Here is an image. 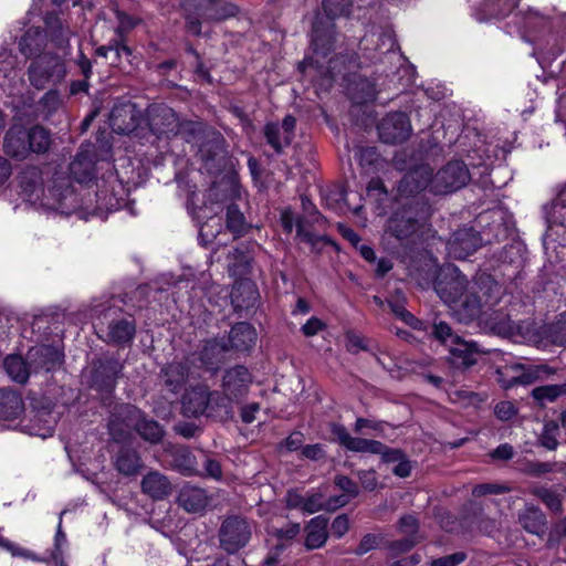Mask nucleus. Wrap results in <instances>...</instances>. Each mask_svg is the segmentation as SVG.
<instances>
[{
	"instance_id": "e433bc0d",
	"label": "nucleus",
	"mask_w": 566,
	"mask_h": 566,
	"mask_svg": "<svg viewBox=\"0 0 566 566\" xmlns=\"http://www.w3.org/2000/svg\"><path fill=\"white\" fill-rule=\"evenodd\" d=\"M335 484L344 492V494L336 497H331L327 501L328 509H338L346 505L348 501L352 497H355L358 493L357 484L345 475H337L335 478Z\"/></svg>"
},
{
	"instance_id": "c85d7f7f",
	"label": "nucleus",
	"mask_w": 566,
	"mask_h": 566,
	"mask_svg": "<svg viewBox=\"0 0 566 566\" xmlns=\"http://www.w3.org/2000/svg\"><path fill=\"white\" fill-rule=\"evenodd\" d=\"M24 410L20 395L11 390H0V419L14 420Z\"/></svg>"
},
{
	"instance_id": "393cba45",
	"label": "nucleus",
	"mask_w": 566,
	"mask_h": 566,
	"mask_svg": "<svg viewBox=\"0 0 566 566\" xmlns=\"http://www.w3.org/2000/svg\"><path fill=\"white\" fill-rule=\"evenodd\" d=\"M399 531L406 535L401 541L391 544V549L403 553L411 549L420 539L418 536V521L412 515H405L399 521Z\"/></svg>"
},
{
	"instance_id": "69168bd1",
	"label": "nucleus",
	"mask_w": 566,
	"mask_h": 566,
	"mask_svg": "<svg viewBox=\"0 0 566 566\" xmlns=\"http://www.w3.org/2000/svg\"><path fill=\"white\" fill-rule=\"evenodd\" d=\"M494 411L500 420H510L516 413L514 405L510 401L499 402Z\"/></svg>"
},
{
	"instance_id": "603ef678",
	"label": "nucleus",
	"mask_w": 566,
	"mask_h": 566,
	"mask_svg": "<svg viewBox=\"0 0 566 566\" xmlns=\"http://www.w3.org/2000/svg\"><path fill=\"white\" fill-rule=\"evenodd\" d=\"M221 227L220 218L213 216L200 226L199 237L205 244L212 242Z\"/></svg>"
},
{
	"instance_id": "39448f33",
	"label": "nucleus",
	"mask_w": 566,
	"mask_h": 566,
	"mask_svg": "<svg viewBox=\"0 0 566 566\" xmlns=\"http://www.w3.org/2000/svg\"><path fill=\"white\" fill-rule=\"evenodd\" d=\"M46 31L40 28H29L19 41L20 52L25 57H35L42 55L48 44V38L59 49L69 45L70 31L64 29L61 20L54 14H48L45 18Z\"/></svg>"
},
{
	"instance_id": "aec40b11",
	"label": "nucleus",
	"mask_w": 566,
	"mask_h": 566,
	"mask_svg": "<svg viewBox=\"0 0 566 566\" xmlns=\"http://www.w3.org/2000/svg\"><path fill=\"white\" fill-rule=\"evenodd\" d=\"M3 148L6 153L17 159H24L31 154L28 142V129L21 125L12 126L4 138Z\"/></svg>"
},
{
	"instance_id": "0eeeda50",
	"label": "nucleus",
	"mask_w": 566,
	"mask_h": 566,
	"mask_svg": "<svg viewBox=\"0 0 566 566\" xmlns=\"http://www.w3.org/2000/svg\"><path fill=\"white\" fill-rule=\"evenodd\" d=\"M67 74L64 59L43 53L32 59L28 66V78L36 90L53 87L62 83Z\"/></svg>"
},
{
	"instance_id": "0e129e2a",
	"label": "nucleus",
	"mask_w": 566,
	"mask_h": 566,
	"mask_svg": "<svg viewBox=\"0 0 566 566\" xmlns=\"http://www.w3.org/2000/svg\"><path fill=\"white\" fill-rule=\"evenodd\" d=\"M114 13H115V17L117 20V32L118 33H123V32H126V31L133 29L137 23V21L134 18L127 15L126 13H124L122 11L115 10Z\"/></svg>"
},
{
	"instance_id": "cd10ccee",
	"label": "nucleus",
	"mask_w": 566,
	"mask_h": 566,
	"mask_svg": "<svg viewBox=\"0 0 566 566\" xmlns=\"http://www.w3.org/2000/svg\"><path fill=\"white\" fill-rule=\"evenodd\" d=\"M328 520L322 515L315 516L306 526L305 545L308 549L322 547L328 536Z\"/></svg>"
},
{
	"instance_id": "412c9836",
	"label": "nucleus",
	"mask_w": 566,
	"mask_h": 566,
	"mask_svg": "<svg viewBox=\"0 0 566 566\" xmlns=\"http://www.w3.org/2000/svg\"><path fill=\"white\" fill-rule=\"evenodd\" d=\"M256 337L255 328L249 323L241 322L231 328L227 344L229 349L248 352L255 345Z\"/></svg>"
},
{
	"instance_id": "4468645a",
	"label": "nucleus",
	"mask_w": 566,
	"mask_h": 566,
	"mask_svg": "<svg viewBox=\"0 0 566 566\" xmlns=\"http://www.w3.org/2000/svg\"><path fill=\"white\" fill-rule=\"evenodd\" d=\"M24 85L18 57L9 51L0 52V94L13 96L21 92Z\"/></svg>"
},
{
	"instance_id": "4d7b16f0",
	"label": "nucleus",
	"mask_w": 566,
	"mask_h": 566,
	"mask_svg": "<svg viewBox=\"0 0 566 566\" xmlns=\"http://www.w3.org/2000/svg\"><path fill=\"white\" fill-rule=\"evenodd\" d=\"M62 105V98L60 93L56 90L48 91L40 101V107L42 112H45L48 115L57 111V108Z\"/></svg>"
},
{
	"instance_id": "6ab92c4d",
	"label": "nucleus",
	"mask_w": 566,
	"mask_h": 566,
	"mask_svg": "<svg viewBox=\"0 0 566 566\" xmlns=\"http://www.w3.org/2000/svg\"><path fill=\"white\" fill-rule=\"evenodd\" d=\"M252 382L250 371L244 366H235L226 371L223 376V391L230 399L238 398L247 392Z\"/></svg>"
},
{
	"instance_id": "ea45409f",
	"label": "nucleus",
	"mask_w": 566,
	"mask_h": 566,
	"mask_svg": "<svg viewBox=\"0 0 566 566\" xmlns=\"http://www.w3.org/2000/svg\"><path fill=\"white\" fill-rule=\"evenodd\" d=\"M520 523L527 532L538 534L545 525V516L539 509L527 506L520 514Z\"/></svg>"
},
{
	"instance_id": "5fc2aeb1",
	"label": "nucleus",
	"mask_w": 566,
	"mask_h": 566,
	"mask_svg": "<svg viewBox=\"0 0 566 566\" xmlns=\"http://www.w3.org/2000/svg\"><path fill=\"white\" fill-rule=\"evenodd\" d=\"M122 115H125V116L129 115L132 118L133 117L132 105L125 104L122 107H116L112 111L111 116H109L112 128L117 133L126 134L132 130V126L130 125L123 126L118 123V118Z\"/></svg>"
},
{
	"instance_id": "3c124183",
	"label": "nucleus",
	"mask_w": 566,
	"mask_h": 566,
	"mask_svg": "<svg viewBox=\"0 0 566 566\" xmlns=\"http://www.w3.org/2000/svg\"><path fill=\"white\" fill-rule=\"evenodd\" d=\"M348 450L354 451V452L376 454V453H379L380 451H382V443L377 440H369V439L354 437Z\"/></svg>"
},
{
	"instance_id": "f257e3e1",
	"label": "nucleus",
	"mask_w": 566,
	"mask_h": 566,
	"mask_svg": "<svg viewBox=\"0 0 566 566\" xmlns=\"http://www.w3.org/2000/svg\"><path fill=\"white\" fill-rule=\"evenodd\" d=\"M323 9L327 20L323 22L316 19L312 30V50L311 56H306L300 64V72L308 76L312 82L321 80L329 84L335 74L340 73L338 67V57H328L334 42L335 31L333 19L345 15L349 12L350 0H322Z\"/></svg>"
},
{
	"instance_id": "4c0bfd02",
	"label": "nucleus",
	"mask_w": 566,
	"mask_h": 566,
	"mask_svg": "<svg viewBox=\"0 0 566 566\" xmlns=\"http://www.w3.org/2000/svg\"><path fill=\"white\" fill-rule=\"evenodd\" d=\"M251 255L245 248H235L228 255V270L232 276L241 277L249 272Z\"/></svg>"
},
{
	"instance_id": "6e6552de",
	"label": "nucleus",
	"mask_w": 566,
	"mask_h": 566,
	"mask_svg": "<svg viewBox=\"0 0 566 566\" xmlns=\"http://www.w3.org/2000/svg\"><path fill=\"white\" fill-rule=\"evenodd\" d=\"M432 335L440 343L446 345L451 355V361L457 367H469L476 363L479 349L474 343L467 342L452 333L451 327L442 322H434Z\"/></svg>"
},
{
	"instance_id": "f03ea898",
	"label": "nucleus",
	"mask_w": 566,
	"mask_h": 566,
	"mask_svg": "<svg viewBox=\"0 0 566 566\" xmlns=\"http://www.w3.org/2000/svg\"><path fill=\"white\" fill-rule=\"evenodd\" d=\"M481 284L488 286L489 291L497 289V284L490 277H480L469 283L457 266L448 264L440 270L434 289L452 315L459 322L468 323L480 316L483 301L476 290H482Z\"/></svg>"
},
{
	"instance_id": "6e6d98bb",
	"label": "nucleus",
	"mask_w": 566,
	"mask_h": 566,
	"mask_svg": "<svg viewBox=\"0 0 566 566\" xmlns=\"http://www.w3.org/2000/svg\"><path fill=\"white\" fill-rule=\"evenodd\" d=\"M559 432L558 424L551 421L544 424L543 432L541 434V444L548 450L556 449L557 436Z\"/></svg>"
},
{
	"instance_id": "f704fd0d",
	"label": "nucleus",
	"mask_w": 566,
	"mask_h": 566,
	"mask_svg": "<svg viewBox=\"0 0 566 566\" xmlns=\"http://www.w3.org/2000/svg\"><path fill=\"white\" fill-rule=\"evenodd\" d=\"M115 467L124 475H134L139 472L142 461L136 451L122 448L115 458Z\"/></svg>"
},
{
	"instance_id": "37998d69",
	"label": "nucleus",
	"mask_w": 566,
	"mask_h": 566,
	"mask_svg": "<svg viewBox=\"0 0 566 566\" xmlns=\"http://www.w3.org/2000/svg\"><path fill=\"white\" fill-rule=\"evenodd\" d=\"M227 228L235 237L244 233L248 228L243 213L234 205H230L227 209Z\"/></svg>"
},
{
	"instance_id": "5701e85b",
	"label": "nucleus",
	"mask_w": 566,
	"mask_h": 566,
	"mask_svg": "<svg viewBox=\"0 0 566 566\" xmlns=\"http://www.w3.org/2000/svg\"><path fill=\"white\" fill-rule=\"evenodd\" d=\"M208 403V389L203 386L195 387L182 397V412L187 417H198L206 411Z\"/></svg>"
},
{
	"instance_id": "dca6fc26",
	"label": "nucleus",
	"mask_w": 566,
	"mask_h": 566,
	"mask_svg": "<svg viewBox=\"0 0 566 566\" xmlns=\"http://www.w3.org/2000/svg\"><path fill=\"white\" fill-rule=\"evenodd\" d=\"M127 415L125 419L126 427H135L139 436L150 443H157L161 440L164 431L154 420L140 419V411L132 406L122 408Z\"/></svg>"
},
{
	"instance_id": "49530a36",
	"label": "nucleus",
	"mask_w": 566,
	"mask_h": 566,
	"mask_svg": "<svg viewBox=\"0 0 566 566\" xmlns=\"http://www.w3.org/2000/svg\"><path fill=\"white\" fill-rule=\"evenodd\" d=\"M63 514H64V512H61V514H60V520H59V524H57V528H56V534L54 536V548H53V551L51 553L52 559L55 563H57V564H62L63 563L64 548L67 545L66 535H65V533L62 530V515Z\"/></svg>"
},
{
	"instance_id": "f3484780",
	"label": "nucleus",
	"mask_w": 566,
	"mask_h": 566,
	"mask_svg": "<svg viewBox=\"0 0 566 566\" xmlns=\"http://www.w3.org/2000/svg\"><path fill=\"white\" fill-rule=\"evenodd\" d=\"M296 119L287 115L281 125L270 123L265 126V137L268 143L279 153L283 147L289 146L294 137Z\"/></svg>"
},
{
	"instance_id": "338daca9",
	"label": "nucleus",
	"mask_w": 566,
	"mask_h": 566,
	"mask_svg": "<svg viewBox=\"0 0 566 566\" xmlns=\"http://www.w3.org/2000/svg\"><path fill=\"white\" fill-rule=\"evenodd\" d=\"M465 558L463 553H455L432 560L431 566H457Z\"/></svg>"
},
{
	"instance_id": "b1692460",
	"label": "nucleus",
	"mask_w": 566,
	"mask_h": 566,
	"mask_svg": "<svg viewBox=\"0 0 566 566\" xmlns=\"http://www.w3.org/2000/svg\"><path fill=\"white\" fill-rule=\"evenodd\" d=\"M198 155L200 156V159L206 163V166L209 170L212 168L210 163H220L223 160L224 149L221 135L211 132L207 136V140L199 145Z\"/></svg>"
},
{
	"instance_id": "e2e57ef3",
	"label": "nucleus",
	"mask_w": 566,
	"mask_h": 566,
	"mask_svg": "<svg viewBox=\"0 0 566 566\" xmlns=\"http://www.w3.org/2000/svg\"><path fill=\"white\" fill-rule=\"evenodd\" d=\"M506 488L500 484H493V483H484L479 484L473 489V494L475 496H482L486 494H501L506 492Z\"/></svg>"
},
{
	"instance_id": "680f3d73",
	"label": "nucleus",
	"mask_w": 566,
	"mask_h": 566,
	"mask_svg": "<svg viewBox=\"0 0 566 566\" xmlns=\"http://www.w3.org/2000/svg\"><path fill=\"white\" fill-rule=\"evenodd\" d=\"M378 543H379V538H378L377 535H375V534H366L361 538V541H360L358 547L356 548L355 553L357 555H364V554L370 552L371 549L376 548Z\"/></svg>"
},
{
	"instance_id": "79ce46f5",
	"label": "nucleus",
	"mask_w": 566,
	"mask_h": 566,
	"mask_svg": "<svg viewBox=\"0 0 566 566\" xmlns=\"http://www.w3.org/2000/svg\"><path fill=\"white\" fill-rule=\"evenodd\" d=\"M28 142L31 153L43 154L51 145L50 133L42 126H33L28 129Z\"/></svg>"
},
{
	"instance_id": "f8f14e48",
	"label": "nucleus",
	"mask_w": 566,
	"mask_h": 566,
	"mask_svg": "<svg viewBox=\"0 0 566 566\" xmlns=\"http://www.w3.org/2000/svg\"><path fill=\"white\" fill-rule=\"evenodd\" d=\"M150 132L157 138H169L179 132L180 123L175 111L165 105L151 106L147 111Z\"/></svg>"
},
{
	"instance_id": "09e8293b",
	"label": "nucleus",
	"mask_w": 566,
	"mask_h": 566,
	"mask_svg": "<svg viewBox=\"0 0 566 566\" xmlns=\"http://www.w3.org/2000/svg\"><path fill=\"white\" fill-rule=\"evenodd\" d=\"M548 336L554 344L566 346V312L549 326Z\"/></svg>"
},
{
	"instance_id": "a878e982",
	"label": "nucleus",
	"mask_w": 566,
	"mask_h": 566,
	"mask_svg": "<svg viewBox=\"0 0 566 566\" xmlns=\"http://www.w3.org/2000/svg\"><path fill=\"white\" fill-rule=\"evenodd\" d=\"M142 489L150 497L161 500L170 493L171 485L165 475L154 471L143 478Z\"/></svg>"
},
{
	"instance_id": "864d4df0",
	"label": "nucleus",
	"mask_w": 566,
	"mask_h": 566,
	"mask_svg": "<svg viewBox=\"0 0 566 566\" xmlns=\"http://www.w3.org/2000/svg\"><path fill=\"white\" fill-rule=\"evenodd\" d=\"M533 494L535 496H537L538 499H541L549 510H552L554 512L560 511V509H562L560 497L553 490L547 489V488H536L533 490Z\"/></svg>"
},
{
	"instance_id": "bf43d9fd",
	"label": "nucleus",
	"mask_w": 566,
	"mask_h": 566,
	"mask_svg": "<svg viewBox=\"0 0 566 566\" xmlns=\"http://www.w3.org/2000/svg\"><path fill=\"white\" fill-rule=\"evenodd\" d=\"M528 475L541 476L545 473L552 472L553 465L548 462L531 461L522 469Z\"/></svg>"
},
{
	"instance_id": "2f4dec72",
	"label": "nucleus",
	"mask_w": 566,
	"mask_h": 566,
	"mask_svg": "<svg viewBox=\"0 0 566 566\" xmlns=\"http://www.w3.org/2000/svg\"><path fill=\"white\" fill-rule=\"evenodd\" d=\"M227 350H229V347L223 339L207 340L200 352V360L207 368L213 369L214 365L221 361Z\"/></svg>"
},
{
	"instance_id": "8fccbe9b",
	"label": "nucleus",
	"mask_w": 566,
	"mask_h": 566,
	"mask_svg": "<svg viewBox=\"0 0 566 566\" xmlns=\"http://www.w3.org/2000/svg\"><path fill=\"white\" fill-rule=\"evenodd\" d=\"M565 390L557 385H547L534 388L532 391V396L535 400L541 403H545L546 401H554L557 397L564 394Z\"/></svg>"
},
{
	"instance_id": "9d476101",
	"label": "nucleus",
	"mask_w": 566,
	"mask_h": 566,
	"mask_svg": "<svg viewBox=\"0 0 566 566\" xmlns=\"http://www.w3.org/2000/svg\"><path fill=\"white\" fill-rule=\"evenodd\" d=\"M426 221L427 212L424 210L419 213L411 207L403 208L395 212L388 220L386 233L402 243L417 237Z\"/></svg>"
},
{
	"instance_id": "774afa93",
	"label": "nucleus",
	"mask_w": 566,
	"mask_h": 566,
	"mask_svg": "<svg viewBox=\"0 0 566 566\" xmlns=\"http://www.w3.org/2000/svg\"><path fill=\"white\" fill-rule=\"evenodd\" d=\"M562 72L565 75V78H563L562 84L558 86L557 94L559 112H564V114L566 115V60L563 61Z\"/></svg>"
},
{
	"instance_id": "a19ab883",
	"label": "nucleus",
	"mask_w": 566,
	"mask_h": 566,
	"mask_svg": "<svg viewBox=\"0 0 566 566\" xmlns=\"http://www.w3.org/2000/svg\"><path fill=\"white\" fill-rule=\"evenodd\" d=\"M70 174L77 182H86L93 177V164L87 156L78 154L70 164Z\"/></svg>"
},
{
	"instance_id": "c03bdc74",
	"label": "nucleus",
	"mask_w": 566,
	"mask_h": 566,
	"mask_svg": "<svg viewBox=\"0 0 566 566\" xmlns=\"http://www.w3.org/2000/svg\"><path fill=\"white\" fill-rule=\"evenodd\" d=\"M55 419L50 413H42L32 421L31 434L48 438L53 434Z\"/></svg>"
},
{
	"instance_id": "58836bf2",
	"label": "nucleus",
	"mask_w": 566,
	"mask_h": 566,
	"mask_svg": "<svg viewBox=\"0 0 566 566\" xmlns=\"http://www.w3.org/2000/svg\"><path fill=\"white\" fill-rule=\"evenodd\" d=\"M179 502L186 511L196 513L207 506V496L201 489L188 488L180 492Z\"/></svg>"
},
{
	"instance_id": "2eb2a0df",
	"label": "nucleus",
	"mask_w": 566,
	"mask_h": 566,
	"mask_svg": "<svg viewBox=\"0 0 566 566\" xmlns=\"http://www.w3.org/2000/svg\"><path fill=\"white\" fill-rule=\"evenodd\" d=\"M482 244L480 234L471 228L457 230L447 243L451 258L464 260L474 253Z\"/></svg>"
},
{
	"instance_id": "bb28decb",
	"label": "nucleus",
	"mask_w": 566,
	"mask_h": 566,
	"mask_svg": "<svg viewBox=\"0 0 566 566\" xmlns=\"http://www.w3.org/2000/svg\"><path fill=\"white\" fill-rule=\"evenodd\" d=\"M189 377L188 367L180 361H172L161 370L165 386L172 392H177Z\"/></svg>"
},
{
	"instance_id": "ddd939ff",
	"label": "nucleus",
	"mask_w": 566,
	"mask_h": 566,
	"mask_svg": "<svg viewBox=\"0 0 566 566\" xmlns=\"http://www.w3.org/2000/svg\"><path fill=\"white\" fill-rule=\"evenodd\" d=\"M378 133L384 143L398 144L403 143L410 137L412 126L405 113L395 112L381 119L378 125Z\"/></svg>"
},
{
	"instance_id": "de8ad7c7",
	"label": "nucleus",
	"mask_w": 566,
	"mask_h": 566,
	"mask_svg": "<svg viewBox=\"0 0 566 566\" xmlns=\"http://www.w3.org/2000/svg\"><path fill=\"white\" fill-rule=\"evenodd\" d=\"M388 304L392 313L406 324L410 325L415 329H424L423 323L416 318L410 312H408L400 301H389Z\"/></svg>"
},
{
	"instance_id": "c9c22d12",
	"label": "nucleus",
	"mask_w": 566,
	"mask_h": 566,
	"mask_svg": "<svg viewBox=\"0 0 566 566\" xmlns=\"http://www.w3.org/2000/svg\"><path fill=\"white\" fill-rule=\"evenodd\" d=\"M4 368L10 378L19 384H24L30 374L33 373V368L30 366V360L24 361L22 357L18 355H10L4 359Z\"/></svg>"
},
{
	"instance_id": "20e7f679",
	"label": "nucleus",
	"mask_w": 566,
	"mask_h": 566,
	"mask_svg": "<svg viewBox=\"0 0 566 566\" xmlns=\"http://www.w3.org/2000/svg\"><path fill=\"white\" fill-rule=\"evenodd\" d=\"M470 180V172L464 163L449 161L434 176L428 165H420L408 171L399 181L397 193L409 197L430 187L434 193H448L464 187Z\"/></svg>"
},
{
	"instance_id": "1a4fd4ad",
	"label": "nucleus",
	"mask_w": 566,
	"mask_h": 566,
	"mask_svg": "<svg viewBox=\"0 0 566 566\" xmlns=\"http://www.w3.org/2000/svg\"><path fill=\"white\" fill-rule=\"evenodd\" d=\"M364 55L375 62H398L402 56L397 50V43L391 31H377L365 34L361 42Z\"/></svg>"
},
{
	"instance_id": "052dcab7",
	"label": "nucleus",
	"mask_w": 566,
	"mask_h": 566,
	"mask_svg": "<svg viewBox=\"0 0 566 566\" xmlns=\"http://www.w3.org/2000/svg\"><path fill=\"white\" fill-rule=\"evenodd\" d=\"M546 23V18L539 14L537 11L531 10L523 18V28L525 31H532L539 25H544Z\"/></svg>"
},
{
	"instance_id": "7c9ffc66",
	"label": "nucleus",
	"mask_w": 566,
	"mask_h": 566,
	"mask_svg": "<svg viewBox=\"0 0 566 566\" xmlns=\"http://www.w3.org/2000/svg\"><path fill=\"white\" fill-rule=\"evenodd\" d=\"M230 296L235 308H248L252 306L256 300V290L254 284L250 281H238Z\"/></svg>"
},
{
	"instance_id": "a18cd8bd",
	"label": "nucleus",
	"mask_w": 566,
	"mask_h": 566,
	"mask_svg": "<svg viewBox=\"0 0 566 566\" xmlns=\"http://www.w3.org/2000/svg\"><path fill=\"white\" fill-rule=\"evenodd\" d=\"M111 52L115 55V60L112 63H115V61H117V64L119 65L122 63V59H125L129 64L133 63V52L127 45L123 43L116 42L115 45H103L96 50L97 55L103 57H107L108 53Z\"/></svg>"
},
{
	"instance_id": "72a5a7b5",
	"label": "nucleus",
	"mask_w": 566,
	"mask_h": 566,
	"mask_svg": "<svg viewBox=\"0 0 566 566\" xmlns=\"http://www.w3.org/2000/svg\"><path fill=\"white\" fill-rule=\"evenodd\" d=\"M135 334V325L132 321L122 318L113 321L108 326L107 340L115 344L132 342Z\"/></svg>"
},
{
	"instance_id": "9b49d317",
	"label": "nucleus",
	"mask_w": 566,
	"mask_h": 566,
	"mask_svg": "<svg viewBox=\"0 0 566 566\" xmlns=\"http://www.w3.org/2000/svg\"><path fill=\"white\" fill-rule=\"evenodd\" d=\"M251 524L243 517L230 516L221 525L220 544L228 553H235L250 539Z\"/></svg>"
},
{
	"instance_id": "7ed1b4c3",
	"label": "nucleus",
	"mask_w": 566,
	"mask_h": 566,
	"mask_svg": "<svg viewBox=\"0 0 566 566\" xmlns=\"http://www.w3.org/2000/svg\"><path fill=\"white\" fill-rule=\"evenodd\" d=\"M22 197L32 205L59 211L62 214H71L84 210L78 201L70 179L55 176L52 184L44 189L41 172L35 167L27 168L20 176Z\"/></svg>"
},
{
	"instance_id": "13d9d810",
	"label": "nucleus",
	"mask_w": 566,
	"mask_h": 566,
	"mask_svg": "<svg viewBox=\"0 0 566 566\" xmlns=\"http://www.w3.org/2000/svg\"><path fill=\"white\" fill-rule=\"evenodd\" d=\"M323 509L329 510L327 507V502L323 501L322 494L314 493L304 497V512L312 514Z\"/></svg>"
},
{
	"instance_id": "a211bd4d",
	"label": "nucleus",
	"mask_w": 566,
	"mask_h": 566,
	"mask_svg": "<svg viewBox=\"0 0 566 566\" xmlns=\"http://www.w3.org/2000/svg\"><path fill=\"white\" fill-rule=\"evenodd\" d=\"M28 359L33 373L51 371L61 365L62 354L56 347L42 345L31 348L28 353Z\"/></svg>"
},
{
	"instance_id": "4be33fe9",
	"label": "nucleus",
	"mask_w": 566,
	"mask_h": 566,
	"mask_svg": "<svg viewBox=\"0 0 566 566\" xmlns=\"http://www.w3.org/2000/svg\"><path fill=\"white\" fill-rule=\"evenodd\" d=\"M281 224L285 232L291 233L296 228V235L312 247H315L316 242L321 240L319 237L315 235L310 229L308 223L304 218H295L290 209H284L281 212Z\"/></svg>"
},
{
	"instance_id": "473e14b6",
	"label": "nucleus",
	"mask_w": 566,
	"mask_h": 566,
	"mask_svg": "<svg viewBox=\"0 0 566 566\" xmlns=\"http://www.w3.org/2000/svg\"><path fill=\"white\" fill-rule=\"evenodd\" d=\"M497 380L503 388H510L516 384H528L531 375L523 371L520 364L506 365L496 369Z\"/></svg>"
},
{
	"instance_id": "c756f323",
	"label": "nucleus",
	"mask_w": 566,
	"mask_h": 566,
	"mask_svg": "<svg viewBox=\"0 0 566 566\" xmlns=\"http://www.w3.org/2000/svg\"><path fill=\"white\" fill-rule=\"evenodd\" d=\"M518 2L520 0H484L478 19L485 21L491 18H505L516 8Z\"/></svg>"
},
{
	"instance_id": "423d86ee",
	"label": "nucleus",
	"mask_w": 566,
	"mask_h": 566,
	"mask_svg": "<svg viewBox=\"0 0 566 566\" xmlns=\"http://www.w3.org/2000/svg\"><path fill=\"white\" fill-rule=\"evenodd\" d=\"M182 8L192 34H200L202 22H220L238 12L237 6L226 0H182Z\"/></svg>"
}]
</instances>
